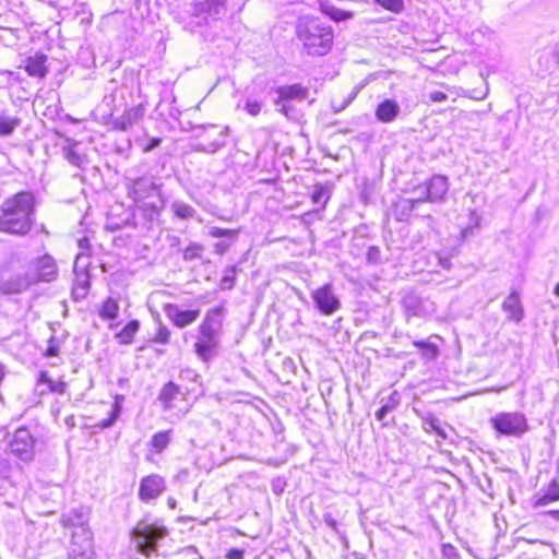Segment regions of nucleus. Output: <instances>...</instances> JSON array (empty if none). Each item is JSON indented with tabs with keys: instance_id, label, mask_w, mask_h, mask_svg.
Returning a JSON list of instances; mask_svg holds the SVG:
<instances>
[{
	"instance_id": "nucleus-37",
	"label": "nucleus",
	"mask_w": 559,
	"mask_h": 559,
	"mask_svg": "<svg viewBox=\"0 0 559 559\" xmlns=\"http://www.w3.org/2000/svg\"><path fill=\"white\" fill-rule=\"evenodd\" d=\"M169 340H170L169 329L166 325L158 322L156 333L152 337V342L158 343V344H167V343H169Z\"/></svg>"
},
{
	"instance_id": "nucleus-13",
	"label": "nucleus",
	"mask_w": 559,
	"mask_h": 559,
	"mask_svg": "<svg viewBox=\"0 0 559 559\" xmlns=\"http://www.w3.org/2000/svg\"><path fill=\"white\" fill-rule=\"evenodd\" d=\"M166 489V483L164 477L152 474L143 477L140 483L139 498L143 502L158 498Z\"/></svg>"
},
{
	"instance_id": "nucleus-43",
	"label": "nucleus",
	"mask_w": 559,
	"mask_h": 559,
	"mask_svg": "<svg viewBox=\"0 0 559 559\" xmlns=\"http://www.w3.org/2000/svg\"><path fill=\"white\" fill-rule=\"evenodd\" d=\"M442 559H460V555L451 544H443L441 548Z\"/></svg>"
},
{
	"instance_id": "nucleus-24",
	"label": "nucleus",
	"mask_w": 559,
	"mask_h": 559,
	"mask_svg": "<svg viewBox=\"0 0 559 559\" xmlns=\"http://www.w3.org/2000/svg\"><path fill=\"white\" fill-rule=\"evenodd\" d=\"M181 396H183V394L180 391V388L174 382H168L162 388L158 400L163 404L164 409L167 411L173 408L175 406L174 402Z\"/></svg>"
},
{
	"instance_id": "nucleus-61",
	"label": "nucleus",
	"mask_w": 559,
	"mask_h": 559,
	"mask_svg": "<svg viewBox=\"0 0 559 559\" xmlns=\"http://www.w3.org/2000/svg\"><path fill=\"white\" fill-rule=\"evenodd\" d=\"M198 559H202V557L198 555Z\"/></svg>"
},
{
	"instance_id": "nucleus-12",
	"label": "nucleus",
	"mask_w": 559,
	"mask_h": 559,
	"mask_svg": "<svg viewBox=\"0 0 559 559\" xmlns=\"http://www.w3.org/2000/svg\"><path fill=\"white\" fill-rule=\"evenodd\" d=\"M34 443L31 432L26 428H19L10 441V449L21 460L29 461L34 454Z\"/></svg>"
},
{
	"instance_id": "nucleus-30",
	"label": "nucleus",
	"mask_w": 559,
	"mask_h": 559,
	"mask_svg": "<svg viewBox=\"0 0 559 559\" xmlns=\"http://www.w3.org/2000/svg\"><path fill=\"white\" fill-rule=\"evenodd\" d=\"M170 442V431H159L151 438L150 444L156 453H162Z\"/></svg>"
},
{
	"instance_id": "nucleus-19",
	"label": "nucleus",
	"mask_w": 559,
	"mask_h": 559,
	"mask_svg": "<svg viewBox=\"0 0 559 559\" xmlns=\"http://www.w3.org/2000/svg\"><path fill=\"white\" fill-rule=\"evenodd\" d=\"M62 154L72 166L78 168H84L87 164L86 155L79 151V143L73 139L68 138L64 140Z\"/></svg>"
},
{
	"instance_id": "nucleus-51",
	"label": "nucleus",
	"mask_w": 559,
	"mask_h": 559,
	"mask_svg": "<svg viewBox=\"0 0 559 559\" xmlns=\"http://www.w3.org/2000/svg\"><path fill=\"white\" fill-rule=\"evenodd\" d=\"M391 413V411L383 404L377 412H376V418L378 420H383L385 416Z\"/></svg>"
},
{
	"instance_id": "nucleus-27",
	"label": "nucleus",
	"mask_w": 559,
	"mask_h": 559,
	"mask_svg": "<svg viewBox=\"0 0 559 559\" xmlns=\"http://www.w3.org/2000/svg\"><path fill=\"white\" fill-rule=\"evenodd\" d=\"M20 124V118L2 114L0 116V136L11 135Z\"/></svg>"
},
{
	"instance_id": "nucleus-53",
	"label": "nucleus",
	"mask_w": 559,
	"mask_h": 559,
	"mask_svg": "<svg viewBox=\"0 0 559 559\" xmlns=\"http://www.w3.org/2000/svg\"><path fill=\"white\" fill-rule=\"evenodd\" d=\"M428 426H429V428H427L426 430H429V429H430V430L435 431V430H436V428H438V423H437V420H436V419H430V420L428 421Z\"/></svg>"
},
{
	"instance_id": "nucleus-41",
	"label": "nucleus",
	"mask_w": 559,
	"mask_h": 559,
	"mask_svg": "<svg viewBox=\"0 0 559 559\" xmlns=\"http://www.w3.org/2000/svg\"><path fill=\"white\" fill-rule=\"evenodd\" d=\"M120 409H121L120 405L118 403H115L112 405L109 417L102 420L100 427L107 428V427L112 426L120 414Z\"/></svg>"
},
{
	"instance_id": "nucleus-40",
	"label": "nucleus",
	"mask_w": 559,
	"mask_h": 559,
	"mask_svg": "<svg viewBox=\"0 0 559 559\" xmlns=\"http://www.w3.org/2000/svg\"><path fill=\"white\" fill-rule=\"evenodd\" d=\"M311 200L313 203H320L323 202V204L326 203L329 200L328 191L323 186H316L312 193H311Z\"/></svg>"
},
{
	"instance_id": "nucleus-39",
	"label": "nucleus",
	"mask_w": 559,
	"mask_h": 559,
	"mask_svg": "<svg viewBox=\"0 0 559 559\" xmlns=\"http://www.w3.org/2000/svg\"><path fill=\"white\" fill-rule=\"evenodd\" d=\"M376 3L381 5L382 8L392 11L394 13H399L404 9L403 0H374Z\"/></svg>"
},
{
	"instance_id": "nucleus-7",
	"label": "nucleus",
	"mask_w": 559,
	"mask_h": 559,
	"mask_svg": "<svg viewBox=\"0 0 559 559\" xmlns=\"http://www.w3.org/2000/svg\"><path fill=\"white\" fill-rule=\"evenodd\" d=\"M449 190L448 179L444 176H432L424 186L417 188L419 195L415 199H404L401 205L409 212L416 210L424 202L442 201Z\"/></svg>"
},
{
	"instance_id": "nucleus-58",
	"label": "nucleus",
	"mask_w": 559,
	"mask_h": 559,
	"mask_svg": "<svg viewBox=\"0 0 559 559\" xmlns=\"http://www.w3.org/2000/svg\"><path fill=\"white\" fill-rule=\"evenodd\" d=\"M186 551L198 555V551H197L195 547H193V546L187 547Z\"/></svg>"
},
{
	"instance_id": "nucleus-54",
	"label": "nucleus",
	"mask_w": 559,
	"mask_h": 559,
	"mask_svg": "<svg viewBox=\"0 0 559 559\" xmlns=\"http://www.w3.org/2000/svg\"><path fill=\"white\" fill-rule=\"evenodd\" d=\"M552 58H554L556 64H559V46L554 50Z\"/></svg>"
},
{
	"instance_id": "nucleus-59",
	"label": "nucleus",
	"mask_w": 559,
	"mask_h": 559,
	"mask_svg": "<svg viewBox=\"0 0 559 559\" xmlns=\"http://www.w3.org/2000/svg\"><path fill=\"white\" fill-rule=\"evenodd\" d=\"M554 293L555 295L559 296V283L556 285Z\"/></svg>"
},
{
	"instance_id": "nucleus-33",
	"label": "nucleus",
	"mask_w": 559,
	"mask_h": 559,
	"mask_svg": "<svg viewBox=\"0 0 559 559\" xmlns=\"http://www.w3.org/2000/svg\"><path fill=\"white\" fill-rule=\"evenodd\" d=\"M171 210L177 217L182 219L190 218L195 213L194 209L191 205L181 201H175L171 204Z\"/></svg>"
},
{
	"instance_id": "nucleus-34",
	"label": "nucleus",
	"mask_w": 559,
	"mask_h": 559,
	"mask_svg": "<svg viewBox=\"0 0 559 559\" xmlns=\"http://www.w3.org/2000/svg\"><path fill=\"white\" fill-rule=\"evenodd\" d=\"M263 102L259 98L248 96L243 99L242 108L248 115L252 117L258 116L261 112Z\"/></svg>"
},
{
	"instance_id": "nucleus-8",
	"label": "nucleus",
	"mask_w": 559,
	"mask_h": 559,
	"mask_svg": "<svg viewBox=\"0 0 559 559\" xmlns=\"http://www.w3.org/2000/svg\"><path fill=\"white\" fill-rule=\"evenodd\" d=\"M495 431L501 436L521 438L530 425L526 416L521 412H500L489 420Z\"/></svg>"
},
{
	"instance_id": "nucleus-52",
	"label": "nucleus",
	"mask_w": 559,
	"mask_h": 559,
	"mask_svg": "<svg viewBox=\"0 0 559 559\" xmlns=\"http://www.w3.org/2000/svg\"><path fill=\"white\" fill-rule=\"evenodd\" d=\"M379 254H380V251L378 248L370 247L368 250L367 257H368L369 261H376L378 259Z\"/></svg>"
},
{
	"instance_id": "nucleus-44",
	"label": "nucleus",
	"mask_w": 559,
	"mask_h": 559,
	"mask_svg": "<svg viewBox=\"0 0 559 559\" xmlns=\"http://www.w3.org/2000/svg\"><path fill=\"white\" fill-rule=\"evenodd\" d=\"M401 403V395L397 391H393L388 400L385 401L384 405L392 412L394 411L399 404Z\"/></svg>"
},
{
	"instance_id": "nucleus-16",
	"label": "nucleus",
	"mask_w": 559,
	"mask_h": 559,
	"mask_svg": "<svg viewBox=\"0 0 559 559\" xmlns=\"http://www.w3.org/2000/svg\"><path fill=\"white\" fill-rule=\"evenodd\" d=\"M277 96L274 98V104L278 106L282 102L304 100L308 97V88L300 84L284 85L271 90Z\"/></svg>"
},
{
	"instance_id": "nucleus-4",
	"label": "nucleus",
	"mask_w": 559,
	"mask_h": 559,
	"mask_svg": "<svg viewBox=\"0 0 559 559\" xmlns=\"http://www.w3.org/2000/svg\"><path fill=\"white\" fill-rule=\"evenodd\" d=\"M169 530L159 519H143L131 531V540L135 549L143 556L157 555Z\"/></svg>"
},
{
	"instance_id": "nucleus-2",
	"label": "nucleus",
	"mask_w": 559,
	"mask_h": 559,
	"mask_svg": "<svg viewBox=\"0 0 559 559\" xmlns=\"http://www.w3.org/2000/svg\"><path fill=\"white\" fill-rule=\"evenodd\" d=\"M191 5L192 10L180 14L177 21L185 31L207 38V28L226 14L227 0H193Z\"/></svg>"
},
{
	"instance_id": "nucleus-3",
	"label": "nucleus",
	"mask_w": 559,
	"mask_h": 559,
	"mask_svg": "<svg viewBox=\"0 0 559 559\" xmlns=\"http://www.w3.org/2000/svg\"><path fill=\"white\" fill-rule=\"evenodd\" d=\"M297 37L308 55L324 56L332 48L334 34L332 27L319 19L305 16L298 21Z\"/></svg>"
},
{
	"instance_id": "nucleus-57",
	"label": "nucleus",
	"mask_w": 559,
	"mask_h": 559,
	"mask_svg": "<svg viewBox=\"0 0 559 559\" xmlns=\"http://www.w3.org/2000/svg\"><path fill=\"white\" fill-rule=\"evenodd\" d=\"M87 243H88V240H87L86 238H83V239H81V240L79 241V246H80V248H82V249H83V248H85V247L87 246Z\"/></svg>"
},
{
	"instance_id": "nucleus-28",
	"label": "nucleus",
	"mask_w": 559,
	"mask_h": 559,
	"mask_svg": "<svg viewBox=\"0 0 559 559\" xmlns=\"http://www.w3.org/2000/svg\"><path fill=\"white\" fill-rule=\"evenodd\" d=\"M139 321L132 320L119 333L116 334V337L119 340L121 344H130L133 341L134 335L139 331Z\"/></svg>"
},
{
	"instance_id": "nucleus-31",
	"label": "nucleus",
	"mask_w": 559,
	"mask_h": 559,
	"mask_svg": "<svg viewBox=\"0 0 559 559\" xmlns=\"http://www.w3.org/2000/svg\"><path fill=\"white\" fill-rule=\"evenodd\" d=\"M559 500V485L556 481H552L549 487L547 488L546 492L542 495L535 506L542 507L547 506L550 502Z\"/></svg>"
},
{
	"instance_id": "nucleus-56",
	"label": "nucleus",
	"mask_w": 559,
	"mask_h": 559,
	"mask_svg": "<svg viewBox=\"0 0 559 559\" xmlns=\"http://www.w3.org/2000/svg\"><path fill=\"white\" fill-rule=\"evenodd\" d=\"M57 355V348L56 347H52L50 346L48 349H47V356H56Z\"/></svg>"
},
{
	"instance_id": "nucleus-18",
	"label": "nucleus",
	"mask_w": 559,
	"mask_h": 559,
	"mask_svg": "<svg viewBox=\"0 0 559 559\" xmlns=\"http://www.w3.org/2000/svg\"><path fill=\"white\" fill-rule=\"evenodd\" d=\"M145 108L142 105L131 107L124 110L120 117L115 119L114 127L122 131L129 130L140 120H142Z\"/></svg>"
},
{
	"instance_id": "nucleus-42",
	"label": "nucleus",
	"mask_w": 559,
	"mask_h": 559,
	"mask_svg": "<svg viewBox=\"0 0 559 559\" xmlns=\"http://www.w3.org/2000/svg\"><path fill=\"white\" fill-rule=\"evenodd\" d=\"M202 249V246L198 243L190 245L183 252L185 260H192L194 258L200 257Z\"/></svg>"
},
{
	"instance_id": "nucleus-48",
	"label": "nucleus",
	"mask_w": 559,
	"mask_h": 559,
	"mask_svg": "<svg viewBox=\"0 0 559 559\" xmlns=\"http://www.w3.org/2000/svg\"><path fill=\"white\" fill-rule=\"evenodd\" d=\"M162 142L160 138H152L148 143L143 147L144 153H148L157 147Z\"/></svg>"
},
{
	"instance_id": "nucleus-23",
	"label": "nucleus",
	"mask_w": 559,
	"mask_h": 559,
	"mask_svg": "<svg viewBox=\"0 0 559 559\" xmlns=\"http://www.w3.org/2000/svg\"><path fill=\"white\" fill-rule=\"evenodd\" d=\"M81 259H82V254L79 253L76 255L75 263H74L75 280H74L73 295L76 298L85 297L87 294V290H88V286H90V276H88L87 272L85 270L78 271V266H79Z\"/></svg>"
},
{
	"instance_id": "nucleus-32",
	"label": "nucleus",
	"mask_w": 559,
	"mask_h": 559,
	"mask_svg": "<svg viewBox=\"0 0 559 559\" xmlns=\"http://www.w3.org/2000/svg\"><path fill=\"white\" fill-rule=\"evenodd\" d=\"M322 12L336 22L346 21L353 16L349 11H344L334 5L322 4Z\"/></svg>"
},
{
	"instance_id": "nucleus-6",
	"label": "nucleus",
	"mask_w": 559,
	"mask_h": 559,
	"mask_svg": "<svg viewBox=\"0 0 559 559\" xmlns=\"http://www.w3.org/2000/svg\"><path fill=\"white\" fill-rule=\"evenodd\" d=\"M128 197L141 209L157 211L158 204L154 201L159 199V186L151 177H139L128 185Z\"/></svg>"
},
{
	"instance_id": "nucleus-1",
	"label": "nucleus",
	"mask_w": 559,
	"mask_h": 559,
	"mask_svg": "<svg viewBox=\"0 0 559 559\" xmlns=\"http://www.w3.org/2000/svg\"><path fill=\"white\" fill-rule=\"evenodd\" d=\"M34 197L20 192L3 201L0 215V230L12 235L27 234L34 223Z\"/></svg>"
},
{
	"instance_id": "nucleus-29",
	"label": "nucleus",
	"mask_w": 559,
	"mask_h": 559,
	"mask_svg": "<svg viewBox=\"0 0 559 559\" xmlns=\"http://www.w3.org/2000/svg\"><path fill=\"white\" fill-rule=\"evenodd\" d=\"M119 314V305L117 300L112 298H108L104 301L100 310H99V317L103 320H114Z\"/></svg>"
},
{
	"instance_id": "nucleus-14",
	"label": "nucleus",
	"mask_w": 559,
	"mask_h": 559,
	"mask_svg": "<svg viewBox=\"0 0 559 559\" xmlns=\"http://www.w3.org/2000/svg\"><path fill=\"white\" fill-rule=\"evenodd\" d=\"M33 283L35 277L27 273L15 274L8 278H0V292L4 295L21 294L26 290Z\"/></svg>"
},
{
	"instance_id": "nucleus-45",
	"label": "nucleus",
	"mask_w": 559,
	"mask_h": 559,
	"mask_svg": "<svg viewBox=\"0 0 559 559\" xmlns=\"http://www.w3.org/2000/svg\"><path fill=\"white\" fill-rule=\"evenodd\" d=\"M277 107V110L285 117L289 119L296 117L294 106L289 102H282Z\"/></svg>"
},
{
	"instance_id": "nucleus-26",
	"label": "nucleus",
	"mask_w": 559,
	"mask_h": 559,
	"mask_svg": "<svg viewBox=\"0 0 559 559\" xmlns=\"http://www.w3.org/2000/svg\"><path fill=\"white\" fill-rule=\"evenodd\" d=\"M45 62H46V57L44 55H36L34 57H29L26 60L25 71L31 76L44 78L47 72Z\"/></svg>"
},
{
	"instance_id": "nucleus-22",
	"label": "nucleus",
	"mask_w": 559,
	"mask_h": 559,
	"mask_svg": "<svg viewBox=\"0 0 559 559\" xmlns=\"http://www.w3.org/2000/svg\"><path fill=\"white\" fill-rule=\"evenodd\" d=\"M401 108L397 102L393 99H385L380 103L376 109V118L383 122L390 123L400 115Z\"/></svg>"
},
{
	"instance_id": "nucleus-49",
	"label": "nucleus",
	"mask_w": 559,
	"mask_h": 559,
	"mask_svg": "<svg viewBox=\"0 0 559 559\" xmlns=\"http://www.w3.org/2000/svg\"><path fill=\"white\" fill-rule=\"evenodd\" d=\"M323 521L333 531L337 530V521L333 518V515L331 513H324Z\"/></svg>"
},
{
	"instance_id": "nucleus-5",
	"label": "nucleus",
	"mask_w": 559,
	"mask_h": 559,
	"mask_svg": "<svg viewBox=\"0 0 559 559\" xmlns=\"http://www.w3.org/2000/svg\"><path fill=\"white\" fill-rule=\"evenodd\" d=\"M223 316L224 308L222 306L211 308L199 325V336L194 343V349L198 357L203 361L210 360L216 354L219 344Z\"/></svg>"
},
{
	"instance_id": "nucleus-21",
	"label": "nucleus",
	"mask_w": 559,
	"mask_h": 559,
	"mask_svg": "<svg viewBox=\"0 0 559 559\" xmlns=\"http://www.w3.org/2000/svg\"><path fill=\"white\" fill-rule=\"evenodd\" d=\"M209 235L213 238L227 237L229 240H223L215 243V252L218 254H224L228 251L231 243L236 240L238 236V230L235 229H225L217 226L210 227Z\"/></svg>"
},
{
	"instance_id": "nucleus-50",
	"label": "nucleus",
	"mask_w": 559,
	"mask_h": 559,
	"mask_svg": "<svg viewBox=\"0 0 559 559\" xmlns=\"http://www.w3.org/2000/svg\"><path fill=\"white\" fill-rule=\"evenodd\" d=\"M391 413V411L383 404L377 412H376V418L378 420H383L385 416Z\"/></svg>"
},
{
	"instance_id": "nucleus-15",
	"label": "nucleus",
	"mask_w": 559,
	"mask_h": 559,
	"mask_svg": "<svg viewBox=\"0 0 559 559\" xmlns=\"http://www.w3.org/2000/svg\"><path fill=\"white\" fill-rule=\"evenodd\" d=\"M164 311L173 324L179 329H183L192 324L200 316V310H180L178 306L168 304Z\"/></svg>"
},
{
	"instance_id": "nucleus-46",
	"label": "nucleus",
	"mask_w": 559,
	"mask_h": 559,
	"mask_svg": "<svg viewBox=\"0 0 559 559\" xmlns=\"http://www.w3.org/2000/svg\"><path fill=\"white\" fill-rule=\"evenodd\" d=\"M226 559H243L245 551L242 549L231 548L226 552Z\"/></svg>"
},
{
	"instance_id": "nucleus-25",
	"label": "nucleus",
	"mask_w": 559,
	"mask_h": 559,
	"mask_svg": "<svg viewBox=\"0 0 559 559\" xmlns=\"http://www.w3.org/2000/svg\"><path fill=\"white\" fill-rule=\"evenodd\" d=\"M502 308L511 320L520 321L523 318V309L516 294L509 295L504 299Z\"/></svg>"
},
{
	"instance_id": "nucleus-11",
	"label": "nucleus",
	"mask_w": 559,
	"mask_h": 559,
	"mask_svg": "<svg viewBox=\"0 0 559 559\" xmlns=\"http://www.w3.org/2000/svg\"><path fill=\"white\" fill-rule=\"evenodd\" d=\"M311 297L319 309L325 316H331L341 307V301L335 296L330 284H325L311 294Z\"/></svg>"
},
{
	"instance_id": "nucleus-55",
	"label": "nucleus",
	"mask_w": 559,
	"mask_h": 559,
	"mask_svg": "<svg viewBox=\"0 0 559 559\" xmlns=\"http://www.w3.org/2000/svg\"><path fill=\"white\" fill-rule=\"evenodd\" d=\"M435 432H436L438 436H440L442 439H445V438H447V435H445L444 430H443L442 428H440L439 426H438V428H436Z\"/></svg>"
},
{
	"instance_id": "nucleus-36",
	"label": "nucleus",
	"mask_w": 559,
	"mask_h": 559,
	"mask_svg": "<svg viewBox=\"0 0 559 559\" xmlns=\"http://www.w3.org/2000/svg\"><path fill=\"white\" fill-rule=\"evenodd\" d=\"M413 344L421 349V355L428 360L435 359L438 355V348L431 343L424 341H414Z\"/></svg>"
},
{
	"instance_id": "nucleus-20",
	"label": "nucleus",
	"mask_w": 559,
	"mask_h": 559,
	"mask_svg": "<svg viewBox=\"0 0 559 559\" xmlns=\"http://www.w3.org/2000/svg\"><path fill=\"white\" fill-rule=\"evenodd\" d=\"M37 277L35 282H51L57 278L58 269L52 257L45 254L37 260L36 263Z\"/></svg>"
},
{
	"instance_id": "nucleus-47",
	"label": "nucleus",
	"mask_w": 559,
	"mask_h": 559,
	"mask_svg": "<svg viewBox=\"0 0 559 559\" xmlns=\"http://www.w3.org/2000/svg\"><path fill=\"white\" fill-rule=\"evenodd\" d=\"M429 98H430L431 102L439 103V102L447 100L448 96L443 92L436 91V92H431L429 94Z\"/></svg>"
},
{
	"instance_id": "nucleus-17",
	"label": "nucleus",
	"mask_w": 559,
	"mask_h": 559,
	"mask_svg": "<svg viewBox=\"0 0 559 559\" xmlns=\"http://www.w3.org/2000/svg\"><path fill=\"white\" fill-rule=\"evenodd\" d=\"M403 306L407 314L416 317L428 314L432 308V304L415 294H406L403 297Z\"/></svg>"
},
{
	"instance_id": "nucleus-9",
	"label": "nucleus",
	"mask_w": 559,
	"mask_h": 559,
	"mask_svg": "<svg viewBox=\"0 0 559 559\" xmlns=\"http://www.w3.org/2000/svg\"><path fill=\"white\" fill-rule=\"evenodd\" d=\"M197 129L201 131L198 135L205 140L194 145L197 152L213 154L226 145L229 133L228 127L209 124L199 126Z\"/></svg>"
},
{
	"instance_id": "nucleus-35",
	"label": "nucleus",
	"mask_w": 559,
	"mask_h": 559,
	"mask_svg": "<svg viewBox=\"0 0 559 559\" xmlns=\"http://www.w3.org/2000/svg\"><path fill=\"white\" fill-rule=\"evenodd\" d=\"M39 383H46L51 392L63 394L67 389V384L63 381H52L46 371L40 372Z\"/></svg>"
},
{
	"instance_id": "nucleus-38",
	"label": "nucleus",
	"mask_w": 559,
	"mask_h": 559,
	"mask_svg": "<svg viewBox=\"0 0 559 559\" xmlns=\"http://www.w3.org/2000/svg\"><path fill=\"white\" fill-rule=\"evenodd\" d=\"M235 278H236V269L234 266L225 270L224 275L221 280V284H219L221 289H223V290L231 289L235 285Z\"/></svg>"
},
{
	"instance_id": "nucleus-60",
	"label": "nucleus",
	"mask_w": 559,
	"mask_h": 559,
	"mask_svg": "<svg viewBox=\"0 0 559 559\" xmlns=\"http://www.w3.org/2000/svg\"><path fill=\"white\" fill-rule=\"evenodd\" d=\"M157 198L154 199V201L156 202ZM159 203H163V200H160V198L158 199Z\"/></svg>"
},
{
	"instance_id": "nucleus-10",
	"label": "nucleus",
	"mask_w": 559,
	"mask_h": 559,
	"mask_svg": "<svg viewBox=\"0 0 559 559\" xmlns=\"http://www.w3.org/2000/svg\"><path fill=\"white\" fill-rule=\"evenodd\" d=\"M93 555L92 533L85 527H81L72 534L69 557L71 559H92Z\"/></svg>"
}]
</instances>
